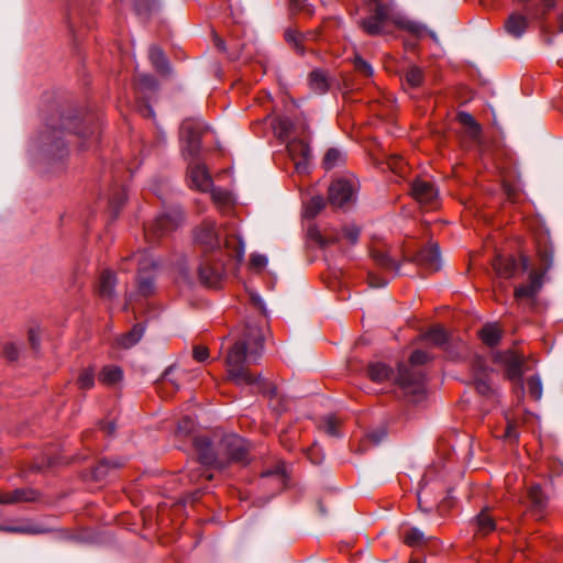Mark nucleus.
<instances>
[{
	"label": "nucleus",
	"mask_w": 563,
	"mask_h": 563,
	"mask_svg": "<svg viewBox=\"0 0 563 563\" xmlns=\"http://www.w3.org/2000/svg\"><path fill=\"white\" fill-rule=\"evenodd\" d=\"M309 85L316 93H324L329 89V82L325 74L320 69H314L309 75Z\"/></svg>",
	"instance_id": "c9c22d12"
},
{
	"label": "nucleus",
	"mask_w": 563,
	"mask_h": 563,
	"mask_svg": "<svg viewBox=\"0 0 563 563\" xmlns=\"http://www.w3.org/2000/svg\"><path fill=\"white\" fill-rule=\"evenodd\" d=\"M136 109L137 112L144 118H155L154 109L148 103L147 98L137 97Z\"/></svg>",
	"instance_id": "3c124183"
},
{
	"label": "nucleus",
	"mask_w": 563,
	"mask_h": 563,
	"mask_svg": "<svg viewBox=\"0 0 563 563\" xmlns=\"http://www.w3.org/2000/svg\"><path fill=\"white\" fill-rule=\"evenodd\" d=\"M100 130V115L91 110L68 109L58 118H49L32 144L36 163L58 165L68 155L66 132L82 140H97Z\"/></svg>",
	"instance_id": "f257e3e1"
},
{
	"label": "nucleus",
	"mask_w": 563,
	"mask_h": 563,
	"mask_svg": "<svg viewBox=\"0 0 563 563\" xmlns=\"http://www.w3.org/2000/svg\"><path fill=\"white\" fill-rule=\"evenodd\" d=\"M368 284L372 288H382L387 285V280L378 277L377 275L369 273L368 274Z\"/></svg>",
	"instance_id": "69168bd1"
},
{
	"label": "nucleus",
	"mask_w": 563,
	"mask_h": 563,
	"mask_svg": "<svg viewBox=\"0 0 563 563\" xmlns=\"http://www.w3.org/2000/svg\"><path fill=\"white\" fill-rule=\"evenodd\" d=\"M456 119L459 123L465 129V133L472 140H477L479 137L482 129L472 114L461 111L457 113Z\"/></svg>",
	"instance_id": "7c9ffc66"
},
{
	"label": "nucleus",
	"mask_w": 563,
	"mask_h": 563,
	"mask_svg": "<svg viewBox=\"0 0 563 563\" xmlns=\"http://www.w3.org/2000/svg\"><path fill=\"white\" fill-rule=\"evenodd\" d=\"M276 128L283 137H289L295 132V125L289 118H279Z\"/></svg>",
	"instance_id": "49530a36"
},
{
	"label": "nucleus",
	"mask_w": 563,
	"mask_h": 563,
	"mask_svg": "<svg viewBox=\"0 0 563 563\" xmlns=\"http://www.w3.org/2000/svg\"><path fill=\"white\" fill-rule=\"evenodd\" d=\"M404 542L413 548H423L429 543L437 542L438 540L434 537H427L424 532L417 528L411 527L402 532Z\"/></svg>",
	"instance_id": "b1692460"
},
{
	"label": "nucleus",
	"mask_w": 563,
	"mask_h": 563,
	"mask_svg": "<svg viewBox=\"0 0 563 563\" xmlns=\"http://www.w3.org/2000/svg\"><path fill=\"white\" fill-rule=\"evenodd\" d=\"M554 249L549 239L538 242L539 268L529 273L528 284L519 285L515 288L514 296L519 302H526L533 308L538 296L543 287V277L553 265Z\"/></svg>",
	"instance_id": "20e7f679"
},
{
	"label": "nucleus",
	"mask_w": 563,
	"mask_h": 563,
	"mask_svg": "<svg viewBox=\"0 0 563 563\" xmlns=\"http://www.w3.org/2000/svg\"><path fill=\"white\" fill-rule=\"evenodd\" d=\"M1 531L9 533H19V534H42L46 532V529L41 528L37 525L32 522H21L18 525H7L0 527Z\"/></svg>",
	"instance_id": "2f4dec72"
},
{
	"label": "nucleus",
	"mask_w": 563,
	"mask_h": 563,
	"mask_svg": "<svg viewBox=\"0 0 563 563\" xmlns=\"http://www.w3.org/2000/svg\"><path fill=\"white\" fill-rule=\"evenodd\" d=\"M224 275V264L221 253L205 255L198 266V276L202 285L217 288L220 286Z\"/></svg>",
	"instance_id": "6e6552de"
},
{
	"label": "nucleus",
	"mask_w": 563,
	"mask_h": 563,
	"mask_svg": "<svg viewBox=\"0 0 563 563\" xmlns=\"http://www.w3.org/2000/svg\"><path fill=\"white\" fill-rule=\"evenodd\" d=\"M158 9V0H134V11L141 18H148Z\"/></svg>",
	"instance_id": "e433bc0d"
},
{
	"label": "nucleus",
	"mask_w": 563,
	"mask_h": 563,
	"mask_svg": "<svg viewBox=\"0 0 563 563\" xmlns=\"http://www.w3.org/2000/svg\"><path fill=\"white\" fill-rule=\"evenodd\" d=\"M38 492L31 488H16L10 493H0V504L10 505L21 501H36Z\"/></svg>",
	"instance_id": "5701e85b"
},
{
	"label": "nucleus",
	"mask_w": 563,
	"mask_h": 563,
	"mask_svg": "<svg viewBox=\"0 0 563 563\" xmlns=\"http://www.w3.org/2000/svg\"><path fill=\"white\" fill-rule=\"evenodd\" d=\"M346 159V154L339 147H330L322 159V167L325 170H331L341 167Z\"/></svg>",
	"instance_id": "c756f323"
},
{
	"label": "nucleus",
	"mask_w": 563,
	"mask_h": 563,
	"mask_svg": "<svg viewBox=\"0 0 563 563\" xmlns=\"http://www.w3.org/2000/svg\"><path fill=\"white\" fill-rule=\"evenodd\" d=\"M504 438L510 440V441H517L519 438V433L517 431V428L514 423H508L507 428L505 430Z\"/></svg>",
	"instance_id": "774afa93"
},
{
	"label": "nucleus",
	"mask_w": 563,
	"mask_h": 563,
	"mask_svg": "<svg viewBox=\"0 0 563 563\" xmlns=\"http://www.w3.org/2000/svg\"><path fill=\"white\" fill-rule=\"evenodd\" d=\"M287 150L295 164L297 173H308L311 159V150L309 144L302 140L294 139L287 144Z\"/></svg>",
	"instance_id": "4468645a"
},
{
	"label": "nucleus",
	"mask_w": 563,
	"mask_h": 563,
	"mask_svg": "<svg viewBox=\"0 0 563 563\" xmlns=\"http://www.w3.org/2000/svg\"><path fill=\"white\" fill-rule=\"evenodd\" d=\"M407 29L418 37H420L423 33L427 32V27L424 25L416 22H409L407 24Z\"/></svg>",
	"instance_id": "338daca9"
},
{
	"label": "nucleus",
	"mask_w": 563,
	"mask_h": 563,
	"mask_svg": "<svg viewBox=\"0 0 563 563\" xmlns=\"http://www.w3.org/2000/svg\"><path fill=\"white\" fill-rule=\"evenodd\" d=\"M310 238L314 240L321 247H325L332 243L336 242L335 238H327L323 236L319 231L317 230H310L309 232Z\"/></svg>",
	"instance_id": "6e6d98bb"
},
{
	"label": "nucleus",
	"mask_w": 563,
	"mask_h": 563,
	"mask_svg": "<svg viewBox=\"0 0 563 563\" xmlns=\"http://www.w3.org/2000/svg\"><path fill=\"white\" fill-rule=\"evenodd\" d=\"M424 339L443 350L450 358L455 360L460 356V350L463 346V342L460 340L454 341L444 328L440 325L432 327L424 334Z\"/></svg>",
	"instance_id": "9d476101"
},
{
	"label": "nucleus",
	"mask_w": 563,
	"mask_h": 563,
	"mask_svg": "<svg viewBox=\"0 0 563 563\" xmlns=\"http://www.w3.org/2000/svg\"><path fill=\"white\" fill-rule=\"evenodd\" d=\"M188 181L190 187L207 191L211 184V177L200 164H190L188 167Z\"/></svg>",
	"instance_id": "aec40b11"
},
{
	"label": "nucleus",
	"mask_w": 563,
	"mask_h": 563,
	"mask_svg": "<svg viewBox=\"0 0 563 563\" xmlns=\"http://www.w3.org/2000/svg\"><path fill=\"white\" fill-rule=\"evenodd\" d=\"M3 354L8 361L14 362L18 360L19 350L13 343H8L3 347Z\"/></svg>",
	"instance_id": "bf43d9fd"
},
{
	"label": "nucleus",
	"mask_w": 563,
	"mask_h": 563,
	"mask_svg": "<svg viewBox=\"0 0 563 563\" xmlns=\"http://www.w3.org/2000/svg\"><path fill=\"white\" fill-rule=\"evenodd\" d=\"M126 200V194L123 186L119 184H114L108 194V203H109V211L111 214V218L114 220L118 218L121 208L123 207L124 202Z\"/></svg>",
	"instance_id": "bb28decb"
},
{
	"label": "nucleus",
	"mask_w": 563,
	"mask_h": 563,
	"mask_svg": "<svg viewBox=\"0 0 563 563\" xmlns=\"http://www.w3.org/2000/svg\"><path fill=\"white\" fill-rule=\"evenodd\" d=\"M307 456L311 461V463L314 464V465L321 464L323 459H324V455H323V453L321 452V450L319 449L318 445L311 446L307 451Z\"/></svg>",
	"instance_id": "4d7b16f0"
},
{
	"label": "nucleus",
	"mask_w": 563,
	"mask_h": 563,
	"mask_svg": "<svg viewBox=\"0 0 563 563\" xmlns=\"http://www.w3.org/2000/svg\"><path fill=\"white\" fill-rule=\"evenodd\" d=\"M494 360L497 363L505 365L506 373L509 379L520 380L522 376V358L510 352H496Z\"/></svg>",
	"instance_id": "f3484780"
},
{
	"label": "nucleus",
	"mask_w": 563,
	"mask_h": 563,
	"mask_svg": "<svg viewBox=\"0 0 563 563\" xmlns=\"http://www.w3.org/2000/svg\"><path fill=\"white\" fill-rule=\"evenodd\" d=\"M203 133V124L201 121L186 119L179 129V139L181 152L185 157L195 159L201 148V136Z\"/></svg>",
	"instance_id": "423d86ee"
},
{
	"label": "nucleus",
	"mask_w": 563,
	"mask_h": 563,
	"mask_svg": "<svg viewBox=\"0 0 563 563\" xmlns=\"http://www.w3.org/2000/svg\"><path fill=\"white\" fill-rule=\"evenodd\" d=\"M81 15V8L78 3H74L69 7L68 11V24L71 32H75L77 19Z\"/></svg>",
	"instance_id": "5fc2aeb1"
},
{
	"label": "nucleus",
	"mask_w": 563,
	"mask_h": 563,
	"mask_svg": "<svg viewBox=\"0 0 563 563\" xmlns=\"http://www.w3.org/2000/svg\"><path fill=\"white\" fill-rule=\"evenodd\" d=\"M290 10L291 12H300L308 15L313 13V7L308 3V0H291Z\"/></svg>",
	"instance_id": "8fccbe9b"
},
{
	"label": "nucleus",
	"mask_w": 563,
	"mask_h": 563,
	"mask_svg": "<svg viewBox=\"0 0 563 563\" xmlns=\"http://www.w3.org/2000/svg\"><path fill=\"white\" fill-rule=\"evenodd\" d=\"M181 221V212L178 209H172L161 213L151 224L144 228L145 239L151 244L173 232Z\"/></svg>",
	"instance_id": "0eeeda50"
},
{
	"label": "nucleus",
	"mask_w": 563,
	"mask_h": 563,
	"mask_svg": "<svg viewBox=\"0 0 563 563\" xmlns=\"http://www.w3.org/2000/svg\"><path fill=\"white\" fill-rule=\"evenodd\" d=\"M340 422L334 416H328L323 420V429L331 437H341L339 431Z\"/></svg>",
	"instance_id": "de8ad7c7"
},
{
	"label": "nucleus",
	"mask_w": 563,
	"mask_h": 563,
	"mask_svg": "<svg viewBox=\"0 0 563 563\" xmlns=\"http://www.w3.org/2000/svg\"><path fill=\"white\" fill-rule=\"evenodd\" d=\"M117 285L115 274L110 269H104L99 278L97 291L99 296L104 300H111L114 298V287Z\"/></svg>",
	"instance_id": "a878e982"
},
{
	"label": "nucleus",
	"mask_w": 563,
	"mask_h": 563,
	"mask_svg": "<svg viewBox=\"0 0 563 563\" xmlns=\"http://www.w3.org/2000/svg\"><path fill=\"white\" fill-rule=\"evenodd\" d=\"M343 235L351 244H355L360 238V229L356 227H347L343 230Z\"/></svg>",
	"instance_id": "13d9d810"
},
{
	"label": "nucleus",
	"mask_w": 563,
	"mask_h": 563,
	"mask_svg": "<svg viewBox=\"0 0 563 563\" xmlns=\"http://www.w3.org/2000/svg\"><path fill=\"white\" fill-rule=\"evenodd\" d=\"M137 291L147 297L154 292V278L147 274H141L137 279Z\"/></svg>",
	"instance_id": "a19ab883"
},
{
	"label": "nucleus",
	"mask_w": 563,
	"mask_h": 563,
	"mask_svg": "<svg viewBox=\"0 0 563 563\" xmlns=\"http://www.w3.org/2000/svg\"><path fill=\"white\" fill-rule=\"evenodd\" d=\"M530 267V260L522 255L520 261L515 257H503L498 256L494 262V268L496 273L504 278H511L518 273H527Z\"/></svg>",
	"instance_id": "ddd939ff"
},
{
	"label": "nucleus",
	"mask_w": 563,
	"mask_h": 563,
	"mask_svg": "<svg viewBox=\"0 0 563 563\" xmlns=\"http://www.w3.org/2000/svg\"><path fill=\"white\" fill-rule=\"evenodd\" d=\"M29 343L34 353H37L40 350V338L34 329H30L29 331Z\"/></svg>",
	"instance_id": "e2e57ef3"
},
{
	"label": "nucleus",
	"mask_w": 563,
	"mask_h": 563,
	"mask_svg": "<svg viewBox=\"0 0 563 563\" xmlns=\"http://www.w3.org/2000/svg\"><path fill=\"white\" fill-rule=\"evenodd\" d=\"M405 261L415 263L430 273L438 272L442 267L441 252L437 243L423 246L411 256L406 255Z\"/></svg>",
	"instance_id": "1a4fd4ad"
},
{
	"label": "nucleus",
	"mask_w": 563,
	"mask_h": 563,
	"mask_svg": "<svg viewBox=\"0 0 563 563\" xmlns=\"http://www.w3.org/2000/svg\"><path fill=\"white\" fill-rule=\"evenodd\" d=\"M527 386L530 397L534 400H540L542 397V383L540 377L537 375L529 377Z\"/></svg>",
	"instance_id": "a18cd8bd"
},
{
	"label": "nucleus",
	"mask_w": 563,
	"mask_h": 563,
	"mask_svg": "<svg viewBox=\"0 0 563 563\" xmlns=\"http://www.w3.org/2000/svg\"><path fill=\"white\" fill-rule=\"evenodd\" d=\"M195 241L201 245L206 252L212 253H221L220 246V238L216 230L214 222L207 220L196 229L195 231Z\"/></svg>",
	"instance_id": "f8f14e48"
},
{
	"label": "nucleus",
	"mask_w": 563,
	"mask_h": 563,
	"mask_svg": "<svg viewBox=\"0 0 563 563\" xmlns=\"http://www.w3.org/2000/svg\"><path fill=\"white\" fill-rule=\"evenodd\" d=\"M478 530L486 534L495 530L496 523L495 519L490 516L489 509L485 508L483 509L476 517H475Z\"/></svg>",
	"instance_id": "4c0bfd02"
},
{
	"label": "nucleus",
	"mask_w": 563,
	"mask_h": 563,
	"mask_svg": "<svg viewBox=\"0 0 563 563\" xmlns=\"http://www.w3.org/2000/svg\"><path fill=\"white\" fill-rule=\"evenodd\" d=\"M251 263L256 268H264L267 265L268 260H267V257L265 255L253 254L251 256Z\"/></svg>",
	"instance_id": "0e129e2a"
},
{
	"label": "nucleus",
	"mask_w": 563,
	"mask_h": 563,
	"mask_svg": "<svg viewBox=\"0 0 563 563\" xmlns=\"http://www.w3.org/2000/svg\"><path fill=\"white\" fill-rule=\"evenodd\" d=\"M353 66L355 71L363 77H372L374 74L372 65L360 55L354 56Z\"/></svg>",
	"instance_id": "37998d69"
},
{
	"label": "nucleus",
	"mask_w": 563,
	"mask_h": 563,
	"mask_svg": "<svg viewBox=\"0 0 563 563\" xmlns=\"http://www.w3.org/2000/svg\"><path fill=\"white\" fill-rule=\"evenodd\" d=\"M194 448L199 463L208 468L223 471L231 463L246 465L250 462V445L236 434L196 437Z\"/></svg>",
	"instance_id": "7ed1b4c3"
},
{
	"label": "nucleus",
	"mask_w": 563,
	"mask_h": 563,
	"mask_svg": "<svg viewBox=\"0 0 563 563\" xmlns=\"http://www.w3.org/2000/svg\"><path fill=\"white\" fill-rule=\"evenodd\" d=\"M209 351L206 346L196 345L194 347V358L198 362H203L208 358Z\"/></svg>",
	"instance_id": "680f3d73"
},
{
	"label": "nucleus",
	"mask_w": 563,
	"mask_h": 563,
	"mask_svg": "<svg viewBox=\"0 0 563 563\" xmlns=\"http://www.w3.org/2000/svg\"><path fill=\"white\" fill-rule=\"evenodd\" d=\"M78 385L81 389H90L95 385V373L92 369L87 368L81 371L78 377Z\"/></svg>",
	"instance_id": "09e8293b"
},
{
	"label": "nucleus",
	"mask_w": 563,
	"mask_h": 563,
	"mask_svg": "<svg viewBox=\"0 0 563 563\" xmlns=\"http://www.w3.org/2000/svg\"><path fill=\"white\" fill-rule=\"evenodd\" d=\"M144 328L141 324H135L128 333L118 339V344L123 349L134 346L143 336Z\"/></svg>",
	"instance_id": "72a5a7b5"
},
{
	"label": "nucleus",
	"mask_w": 563,
	"mask_h": 563,
	"mask_svg": "<svg viewBox=\"0 0 563 563\" xmlns=\"http://www.w3.org/2000/svg\"><path fill=\"white\" fill-rule=\"evenodd\" d=\"M369 11V16L363 19L360 24L368 34L377 35L384 30V25L389 18V11L387 5L384 3L373 4Z\"/></svg>",
	"instance_id": "2eb2a0df"
},
{
	"label": "nucleus",
	"mask_w": 563,
	"mask_h": 563,
	"mask_svg": "<svg viewBox=\"0 0 563 563\" xmlns=\"http://www.w3.org/2000/svg\"><path fill=\"white\" fill-rule=\"evenodd\" d=\"M472 367L474 372V378L476 376H489L488 367L486 365V362L483 357L476 356L472 362Z\"/></svg>",
	"instance_id": "603ef678"
},
{
	"label": "nucleus",
	"mask_w": 563,
	"mask_h": 563,
	"mask_svg": "<svg viewBox=\"0 0 563 563\" xmlns=\"http://www.w3.org/2000/svg\"><path fill=\"white\" fill-rule=\"evenodd\" d=\"M148 58L151 60L152 66L161 75L167 76L172 73V66L169 64V60L166 57L164 51L159 46L152 45L150 47Z\"/></svg>",
	"instance_id": "393cba45"
},
{
	"label": "nucleus",
	"mask_w": 563,
	"mask_h": 563,
	"mask_svg": "<svg viewBox=\"0 0 563 563\" xmlns=\"http://www.w3.org/2000/svg\"><path fill=\"white\" fill-rule=\"evenodd\" d=\"M367 373L371 379L376 383L389 379L394 375L393 369L383 363L371 364Z\"/></svg>",
	"instance_id": "f704fd0d"
},
{
	"label": "nucleus",
	"mask_w": 563,
	"mask_h": 563,
	"mask_svg": "<svg viewBox=\"0 0 563 563\" xmlns=\"http://www.w3.org/2000/svg\"><path fill=\"white\" fill-rule=\"evenodd\" d=\"M123 377V372L119 366H106L100 373V380L107 385H115Z\"/></svg>",
	"instance_id": "ea45409f"
},
{
	"label": "nucleus",
	"mask_w": 563,
	"mask_h": 563,
	"mask_svg": "<svg viewBox=\"0 0 563 563\" xmlns=\"http://www.w3.org/2000/svg\"><path fill=\"white\" fill-rule=\"evenodd\" d=\"M371 256L377 266L385 271L394 272L395 275H399L400 265L397 263L386 251L384 250H372Z\"/></svg>",
	"instance_id": "c85d7f7f"
},
{
	"label": "nucleus",
	"mask_w": 563,
	"mask_h": 563,
	"mask_svg": "<svg viewBox=\"0 0 563 563\" xmlns=\"http://www.w3.org/2000/svg\"><path fill=\"white\" fill-rule=\"evenodd\" d=\"M479 336L486 345L493 347L499 343L501 331L496 324L488 323L481 329Z\"/></svg>",
	"instance_id": "473e14b6"
},
{
	"label": "nucleus",
	"mask_w": 563,
	"mask_h": 563,
	"mask_svg": "<svg viewBox=\"0 0 563 563\" xmlns=\"http://www.w3.org/2000/svg\"><path fill=\"white\" fill-rule=\"evenodd\" d=\"M125 464L126 459L122 456L103 457L92 468V477L95 481H102L113 471L123 467Z\"/></svg>",
	"instance_id": "6ab92c4d"
},
{
	"label": "nucleus",
	"mask_w": 563,
	"mask_h": 563,
	"mask_svg": "<svg viewBox=\"0 0 563 563\" xmlns=\"http://www.w3.org/2000/svg\"><path fill=\"white\" fill-rule=\"evenodd\" d=\"M386 437L387 430L383 426L375 428L367 433L368 441H371L374 445L382 443Z\"/></svg>",
	"instance_id": "864d4df0"
},
{
	"label": "nucleus",
	"mask_w": 563,
	"mask_h": 563,
	"mask_svg": "<svg viewBox=\"0 0 563 563\" xmlns=\"http://www.w3.org/2000/svg\"><path fill=\"white\" fill-rule=\"evenodd\" d=\"M158 81L153 75L141 74L135 80V89L137 97L148 98V93H154L158 90Z\"/></svg>",
	"instance_id": "cd10ccee"
},
{
	"label": "nucleus",
	"mask_w": 563,
	"mask_h": 563,
	"mask_svg": "<svg viewBox=\"0 0 563 563\" xmlns=\"http://www.w3.org/2000/svg\"><path fill=\"white\" fill-rule=\"evenodd\" d=\"M355 199V187L346 179H336L329 187V202L335 208H349Z\"/></svg>",
	"instance_id": "9b49d317"
},
{
	"label": "nucleus",
	"mask_w": 563,
	"mask_h": 563,
	"mask_svg": "<svg viewBox=\"0 0 563 563\" xmlns=\"http://www.w3.org/2000/svg\"><path fill=\"white\" fill-rule=\"evenodd\" d=\"M264 349V334L253 324H245L239 340L230 347L225 364L228 378L236 385H256L260 391L268 398L269 408L282 415L289 408V398L282 395L277 387L260 375L255 376L244 366L246 362H256Z\"/></svg>",
	"instance_id": "f03ea898"
},
{
	"label": "nucleus",
	"mask_w": 563,
	"mask_h": 563,
	"mask_svg": "<svg viewBox=\"0 0 563 563\" xmlns=\"http://www.w3.org/2000/svg\"><path fill=\"white\" fill-rule=\"evenodd\" d=\"M318 38V31H310L307 33H301L297 30H286L285 31V40L288 44H290L298 54H303L306 51L305 44L309 41H314Z\"/></svg>",
	"instance_id": "4be33fe9"
},
{
	"label": "nucleus",
	"mask_w": 563,
	"mask_h": 563,
	"mask_svg": "<svg viewBox=\"0 0 563 563\" xmlns=\"http://www.w3.org/2000/svg\"><path fill=\"white\" fill-rule=\"evenodd\" d=\"M550 496L538 483H532L527 488V504L530 511L538 518L544 517L545 510L549 506Z\"/></svg>",
	"instance_id": "dca6fc26"
},
{
	"label": "nucleus",
	"mask_w": 563,
	"mask_h": 563,
	"mask_svg": "<svg viewBox=\"0 0 563 563\" xmlns=\"http://www.w3.org/2000/svg\"><path fill=\"white\" fill-rule=\"evenodd\" d=\"M402 79L411 88H418L423 82V71L418 66H410L404 74Z\"/></svg>",
	"instance_id": "58836bf2"
},
{
	"label": "nucleus",
	"mask_w": 563,
	"mask_h": 563,
	"mask_svg": "<svg viewBox=\"0 0 563 563\" xmlns=\"http://www.w3.org/2000/svg\"><path fill=\"white\" fill-rule=\"evenodd\" d=\"M529 25L528 18L521 13L512 12L506 19L504 29L506 33L514 38H521Z\"/></svg>",
	"instance_id": "412c9836"
},
{
	"label": "nucleus",
	"mask_w": 563,
	"mask_h": 563,
	"mask_svg": "<svg viewBox=\"0 0 563 563\" xmlns=\"http://www.w3.org/2000/svg\"><path fill=\"white\" fill-rule=\"evenodd\" d=\"M431 358L427 352L416 350L410 355L409 364L400 363L396 376L400 387L413 394L422 393L426 374L418 366L428 363Z\"/></svg>",
	"instance_id": "39448f33"
},
{
	"label": "nucleus",
	"mask_w": 563,
	"mask_h": 563,
	"mask_svg": "<svg viewBox=\"0 0 563 563\" xmlns=\"http://www.w3.org/2000/svg\"><path fill=\"white\" fill-rule=\"evenodd\" d=\"M542 5H543L544 10H543L541 13H539L538 8H536V9H532V10H531V11H532V13H533L537 18H540V19H543V18L545 16L547 12H548L549 10H551L552 8H554V5H555V0H542Z\"/></svg>",
	"instance_id": "052dcab7"
},
{
	"label": "nucleus",
	"mask_w": 563,
	"mask_h": 563,
	"mask_svg": "<svg viewBox=\"0 0 563 563\" xmlns=\"http://www.w3.org/2000/svg\"><path fill=\"white\" fill-rule=\"evenodd\" d=\"M324 207V199L320 196H314L309 200L306 207V216L309 218H314Z\"/></svg>",
	"instance_id": "c03bdc74"
},
{
	"label": "nucleus",
	"mask_w": 563,
	"mask_h": 563,
	"mask_svg": "<svg viewBox=\"0 0 563 563\" xmlns=\"http://www.w3.org/2000/svg\"><path fill=\"white\" fill-rule=\"evenodd\" d=\"M474 385L476 391L484 397H492L494 395V389L489 382V376H476L474 378Z\"/></svg>",
	"instance_id": "79ce46f5"
},
{
	"label": "nucleus",
	"mask_w": 563,
	"mask_h": 563,
	"mask_svg": "<svg viewBox=\"0 0 563 563\" xmlns=\"http://www.w3.org/2000/svg\"><path fill=\"white\" fill-rule=\"evenodd\" d=\"M411 195L421 205H431L438 198V189L433 184L417 178L411 183Z\"/></svg>",
	"instance_id": "a211bd4d"
}]
</instances>
